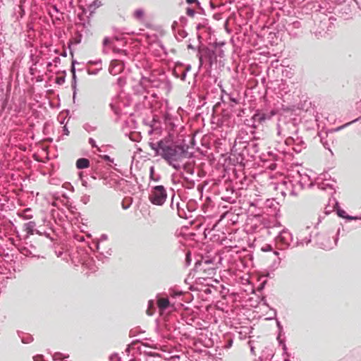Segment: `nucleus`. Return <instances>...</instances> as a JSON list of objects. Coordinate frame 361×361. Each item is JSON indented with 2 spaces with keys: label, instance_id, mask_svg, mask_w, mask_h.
Returning <instances> with one entry per match:
<instances>
[{
  "label": "nucleus",
  "instance_id": "nucleus-3",
  "mask_svg": "<svg viewBox=\"0 0 361 361\" xmlns=\"http://www.w3.org/2000/svg\"><path fill=\"white\" fill-rule=\"evenodd\" d=\"M133 16L135 19H136L137 21L143 23L145 21V11L142 8H137L136 9L133 14Z\"/></svg>",
  "mask_w": 361,
  "mask_h": 361
},
{
  "label": "nucleus",
  "instance_id": "nucleus-15",
  "mask_svg": "<svg viewBox=\"0 0 361 361\" xmlns=\"http://www.w3.org/2000/svg\"><path fill=\"white\" fill-rule=\"evenodd\" d=\"M231 101H232L233 102H235V103L238 102V101L234 98H231Z\"/></svg>",
  "mask_w": 361,
  "mask_h": 361
},
{
  "label": "nucleus",
  "instance_id": "nucleus-13",
  "mask_svg": "<svg viewBox=\"0 0 361 361\" xmlns=\"http://www.w3.org/2000/svg\"><path fill=\"white\" fill-rule=\"evenodd\" d=\"M104 44H107L109 43V38H105L104 39V42H103Z\"/></svg>",
  "mask_w": 361,
  "mask_h": 361
},
{
  "label": "nucleus",
  "instance_id": "nucleus-2",
  "mask_svg": "<svg viewBox=\"0 0 361 361\" xmlns=\"http://www.w3.org/2000/svg\"><path fill=\"white\" fill-rule=\"evenodd\" d=\"M167 198V192L163 185H157L151 189L149 200L154 205L161 206L164 204Z\"/></svg>",
  "mask_w": 361,
  "mask_h": 361
},
{
  "label": "nucleus",
  "instance_id": "nucleus-12",
  "mask_svg": "<svg viewBox=\"0 0 361 361\" xmlns=\"http://www.w3.org/2000/svg\"><path fill=\"white\" fill-rule=\"evenodd\" d=\"M154 173V166L150 167V177L152 178Z\"/></svg>",
  "mask_w": 361,
  "mask_h": 361
},
{
  "label": "nucleus",
  "instance_id": "nucleus-17",
  "mask_svg": "<svg viewBox=\"0 0 361 361\" xmlns=\"http://www.w3.org/2000/svg\"><path fill=\"white\" fill-rule=\"evenodd\" d=\"M118 63V61H114V62H111V66L114 64V63Z\"/></svg>",
  "mask_w": 361,
  "mask_h": 361
},
{
  "label": "nucleus",
  "instance_id": "nucleus-7",
  "mask_svg": "<svg viewBox=\"0 0 361 361\" xmlns=\"http://www.w3.org/2000/svg\"><path fill=\"white\" fill-rule=\"evenodd\" d=\"M131 203H132L131 197H126V198H124L123 200L122 201V207H123V209H127L128 208H129V207L131 204Z\"/></svg>",
  "mask_w": 361,
  "mask_h": 361
},
{
  "label": "nucleus",
  "instance_id": "nucleus-6",
  "mask_svg": "<svg viewBox=\"0 0 361 361\" xmlns=\"http://www.w3.org/2000/svg\"><path fill=\"white\" fill-rule=\"evenodd\" d=\"M35 223L30 221L25 224V231L29 235H34Z\"/></svg>",
  "mask_w": 361,
  "mask_h": 361
},
{
  "label": "nucleus",
  "instance_id": "nucleus-4",
  "mask_svg": "<svg viewBox=\"0 0 361 361\" xmlns=\"http://www.w3.org/2000/svg\"><path fill=\"white\" fill-rule=\"evenodd\" d=\"M170 302L168 298H161L157 300V306L161 310H164L169 307Z\"/></svg>",
  "mask_w": 361,
  "mask_h": 361
},
{
  "label": "nucleus",
  "instance_id": "nucleus-10",
  "mask_svg": "<svg viewBox=\"0 0 361 361\" xmlns=\"http://www.w3.org/2000/svg\"><path fill=\"white\" fill-rule=\"evenodd\" d=\"M102 159L106 161H109L110 163H113L114 162V159H111L109 155H103L102 157Z\"/></svg>",
  "mask_w": 361,
  "mask_h": 361
},
{
  "label": "nucleus",
  "instance_id": "nucleus-8",
  "mask_svg": "<svg viewBox=\"0 0 361 361\" xmlns=\"http://www.w3.org/2000/svg\"><path fill=\"white\" fill-rule=\"evenodd\" d=\"M253 118L255 120L259 121V122H262V121L265 120V115L264 114H256L254 115Z\"/></svg>",
  "mask_w": 361,
  "mask_h": 361
},
{
  "label": "nucleus",
  "instance_id": "nucleus-9",
  "mask_svg": "<svg viewBox=\"0 0 361 361\" xmlns=\"http://www.w3.org/2000/svg\"><path fill=\"white\" fill-rule=\"evenodd\" d=\"M186 14L188 16H190L191 18H193L195 16V11L192 8H188L186 9Z\"/></svg>",
  "mask_w": 361,
  "mask_h": 361
},
{
  "label": "nucleus",
  "instance_id": "nucleus-1",
  "mask_svg": "<svg viewBox=\"0 0 361 361\" xmlns=\"http://www.w3.org/2000/svg\"><path fill=\"white\" fill-rule=\"evenodd\" d=\"M156 151L158 155L176 169L178 168L176 163L185 159L188 153L183 146L163 140L158 142Z\"/></svg>",
  "mask_w": 361,
  "mask_h": 361
},
{
  "label": "nucleus",
  "instance_id": "nucleus-14",
  "mask_svg": "<svg viewBox=\"0 0 361 361\" xmlns=\"http://www.w3.org/2000/svg\"><path fill=\"white\" fill-rule=\"evenodd\" d=\"M39 358H40V356H35V357H34L35 361H38Z\"/></svg>",
  "mask_w": 361,
  "mask_h": 361
},
{
  "label": "nucleus",
  "instance_id": "nucleus-5",
  "mask_svg": "<svg viewBox=\"0 0 361 361\" xmlns=\"http://www.w3.org/2000/svg\"><path fill=\"white\" fill-rule=\"evenodd\" d=\"M90 166V161L85 158L78 159L76 161V167L79 169H87Z\"/></svg>",
  "mask_w": 361,
  "mask_h": 361
},
{
  "label": "nucleus",
  "instance_id": "nucleus-11",
  "mask_svg": "<svg viewBox=\"0 0 361 361\" xmlns=\"http://www.w3.org/2000/svg\"><path fill=\"white\" fill-rule=\"evenodd\" d=\"M186 2L188 4H195L196 3L197 4H200L198 0H185Z\"/></svg>",
  "mask_w": 361,
  "mask_h": 361
},
{
  "label": "nucleus",
  "instance_id": "nucleus-16",
  "mask_svg": "<svg viewBox=\"0 0 361 361\" xmlns=\"http://www.w3.org/2000/svg\"><path fill=\"white\" fill-rule=\"evenodd\" d=\"M25 218L27 219H31L32 216L27 215V216H25Z\"/></svg>",
  "mask_w": 361,
  "mask_h": 361
}]
</instances>
